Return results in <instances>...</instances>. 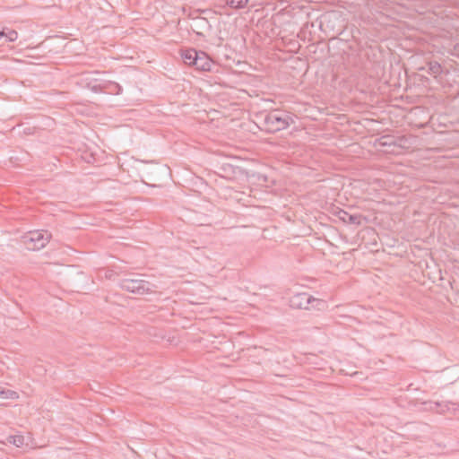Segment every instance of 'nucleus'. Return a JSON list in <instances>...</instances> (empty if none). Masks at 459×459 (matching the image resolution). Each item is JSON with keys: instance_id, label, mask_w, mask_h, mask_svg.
Here are the masks:
<instances>
[{"instance_id": "1", "label": "nucleus", "mask_w": 459, "mask_h": 459, "mask_svg": "<svg viewBox=\"0 0 459 459\" xmlns=\"http://www.w3.org/2000/svg\"><path fill=\"white\" fill-rule=\"evenodd\" d=\"M295 118L296 116L289 111L273 109L264 115L263 125L266 132L274 134L294 124Z\"/></svg>"}, {"instance_id": "2", "label": "nucleus", "mask_w": 459, "mask_h": 459, "mask_svg": "<svg viewBox=\"0 0 459 459\" xmlns=\"http://www.w3.org/2000/svg\"><path fill=\"white\" fill-rule=\"evenodd\" d=\"M118 286L128 292L136 295H144L147 293L154 292V288L156 286L147 281L142 279H132V278H125L122 279Z\"/></svg>"}, {"instance_id": "3", "label": "nucleus", "mask_w": 459, "mask_h": 459, "mask_svg": "<svg viewBox=\"0 0 459 459\" xmlns=\"http://www.w3.org/2000/svg\"><path fill=\"white\" fill-rule=\"evenodd\" d=\"M51 238V233L47 230L30 231L22 238L25 247L29 250H39L47 246Z\"/></svg>"}, {"instance_id": "4", "label": "nucleus", "mask_w": 459, "mask_h": 459, "mask_svg": "<svg viewBox=\"0 0 459 459\" xmlns=\"http://www.w3.org/2000/svg\"><path fill=\"white\" fill-rule=\"evenodd\" d=\"M311 299L313 300V296L307 293H297L290 298V305L292 308L310 309Z\"/></svg>"}, {"instance_id": "5", "label": "nucleus", "mask_w": 459, "mask_h": 459, "mask_svg": "<svg viewBox=\"0 0 459 459\" xmlns=\"http://www.w3.org/2000/svg\"><path fill=\"white\" fill-rule=\"evenodd\" d=\"M191 29L198 36L204 37L206 32L212 30V26L206 18L200 17L193 21Z\"/></svg>"}, {"instance_id": "6", "label": "nucleus", "mask_w": 459, "mask_h": 459, "mask_svg": "<svg viewBox=\"0 0 459 459\" xmlns=\"http://www.w3.org/2000/svg\"><path fill=\"white\" fill-rule=\"evenodd\" d=\"M200 51H197L194 48H188L181 50V57L183 62L190 66H194L196 64V59L199 56Z\"/></svg>"}, {"instance_id": "7", "label": "nucleus", "mask_w": 459, "mask_h": 459, "mask_svg": "<svg viewBox=\"0 0 459 459\" xmlns=\"http://www.w3.org/2000/svg\"><path fill=\"white\" fill-rule=\"evenodd\" d=\"M424 404L429 405V410L434 411L438 413H446V411H450L451 406L455 405V403H452L450 402H428L424 403Z\"/></svg>"}, {"instance_id": "8", "label": "nucleus", "mask_w": 459, "mask_h": 459, "mask_svg": "<svg viewBox=\"0 0 459 459\" xmlns=\"http://www.w3.org/2000/svg\"><path fill=\"white\" fill-rule=\"evenodd\" d=\"M101 90L107 93L119 95L122 93V87L116 82L112 81H105L101 84H100Z\"/></svg>"}, {"instance_id": "9", "label": "nucleus", "mask_w": 459, "mask_h": 459, "mask_svg": "<svg viewBox=\"0 0 459 459\" xmlns=\"http://www.w3.org/2000/svg\"><path fill=\"white\" fill-rule=\"evenodd\" d=\"M199 56L196 59V64H195V67L199 71H210L212 67V64L206 54L203 51H200Z\"/></svg>"}, {"instance_id": "10", "label": "nucleus", "mask_w": 459, "mask_h": 459, "mask_svg": "<svg viewBox=\"0 0 459 459\" xmlns=\"http://www.w3.org/2000/svg\"><path fill=\"white\" fill-rule=\"evenodd\" d=\"M337 216L343 222L350 223V224H357V225L360 224V217H361L360 215L351 214L344 210H340L337 212Z\"/></svg>"}, {"instance_id": "11", "label": "nucleus", "mask_w": 459, "mask_h": 459, "mask_svg": "<svg viewBox=\"0 0 459 459\" xmlns=\"http://www.w3.org/2000/svg\"><path fill=\"white\" fill-rule=\"evenodd\" d=\"M423 71H426L429 74L437 77L438 74L442 73V66L437 61H430L427 63L426 66L420 68Z\"/></svg>"}, {"instance_id": "12", "label": "nucleus", "mask_w": 459, "mask_h": 459, "mask_svg": "<svg viewBox=\"0 0 459 459\" xmlns=\"http://www.w3.org/2000/svg\"><path fill=\"white\" fill-rule=\"evenodd\" d=\"M328 305L325 300L316 299L313 297V300L311 299L310 309L314 308L316 310H325Z\"/></svg>"}, {"instance_id": "13", "label": "nucleus", "mask_w": 459, "mask_h": 459, "mask_svg": "<svg viewBox=\"0 0 459 459\" xmlns=\"http://www.w3.org/2000/svg\"><path fill=\"white\" fill-rule=\"evenodd\" d=\"M18 397L19 395L15 391L0 386V398L14 400Z\"/></svg>"}, {"instance_id": "14", "label": "nucleus", "mask_w": 459, "mask_h": 459, "mask_svg": "<svg viewBox=\"0 0 459 459\" xmlns=\"http://www.w3.org/2000/svg\"><path fill=\"white\" fill-rule=\"evenodd\" d=\"M225 4L233 9H240L247 5L248 0H223Z\"/></svg>"}, {"instance_id": "15", "label": "nucleus", "mask_w": 459, "mask_h": 459, "mask_svg": "<svg viewBox=\"0 0 459 459\" xmlns=\"http://www.w3.org/2000/svg\"><path fill=\"white\" fill-rule=\"evenodd\" d=\"M7 442L17 447H21L24 444V437L22 435L9 436L7 437Z\"/></svg>"}, {"instance_id": "16", "label": "nucleus", "mask_w": 459, "mask_h": 459, "mask_svg": "<svg viewBox=\"0 0 459 459\" xmlns=\"http://www.w3.org/2000/svg\"><path fill=\"white\" fill-rule=\"evenodd\" d=\"M18 38V33L14 30H8L5 34L6 41L13 42L15 41Z\"/></svg>"}, {"instance_id": "17", "label": "nucleus", "mask_w": 459, "mask_h": 459, "mask_svg": "<svg viewBox=\"0 0 459 459\" xmlns=\"http://www.w3.org/2000/svg\"><path fill=\"white\" fill-rule=\"evenodd\" d=\"M383 140H385L384 143H382L383 145H396V142L394 140L393 136L385 135L382 137Z\"/></svg>"}, {"instance_id": "18", "label": "nucleus", "mask_w": 459, "mask_h": 459, "mask_svg": "<svg viewBox=\"0 0 459 459\" xmlns=\"http://www.w3.org/2000/svg\"><path fill=\"white\" fill-rule=\"evenodd\" d=\"M383 140H385L384 143H382L383 145H396V142L394 140L393 136L385 135L382 137Z\"/></svg>"}, {"instance_id": "19", "label": "nucleus", "mask_w": 459, "mask_h": 459, "mask_svg": "<svg viewBox=\"0 0 459 459\" xmlns=\"http://www.w3.org/2000/svg\"><path fill=\"white\" fill-rule=\"evenodd\" d=\"M455 52L457 56H459V43L455 46Z\"/></svg>"}, {"instance_id": "20", "label": "nucleus", "mask_w": 459, "mask_h": 459, "mask_svg": "<svg viewBox=\"0 0 459 459\" xmlns=\"http://www.w3.org/2000/svg\"><path fill=\"white\" fill-rule=\"evenodd\" d=\"M6 31L3 29L0 30V39L5 38Z\"/></svg>"}]
</instances>
